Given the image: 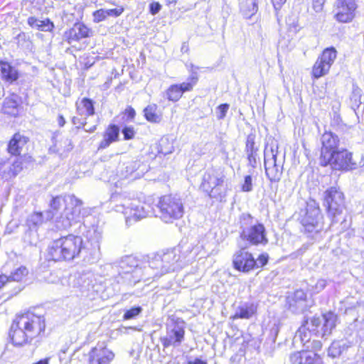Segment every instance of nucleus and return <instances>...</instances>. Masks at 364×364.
Instances as JSON below:
<instances>
[{"label": "nucleus", "mask_w": 364, "mask_h": 364, "mask_svg": "<svg viewBox=\"0 0 364 364\" xmlns=\"http://www.w3.org/2000/svg\"><path fill=\"white\" fill-rule=\"evenodd\" d=\"M142 311V309L140 306L133 307L129 310H127L124 314V320H129L135 318Z\"/></svg>", "instance_id": "79ce46f5"}, {"label": "nucleus", "mask_w": 364, "mask_h": 364, "mask_svg": "<svg viewBox=\"0 0 364 364\" xmlns=\"http://www.w3.org/2000/svg\"><path fill=\"white\" fill-rule=\"evenodd\" d=\"M336 322L337 316L333 312H328L321 316H314L311 318V326L314 327L313 330L315 331V333L321 335L322 337L331 333L336 327Z\"/></svg>", "instance_id": "f8f14e48"}, {"label": "nucleus", "mask_w": 364, "mask_h": 364, "mask_svg": "<svg viewBox=\"0 0 364 364\" xmlns=\"http://www.w3.org/2000/svg\"><path fill=\"white\" fill-rule=\"evenodd\" d=\"M92 231H93L94 235H95L94 239H95L96 240H98L101 237V232L93 228L92 230H90L88 231V235H90Z\"/></svg>", "instance_id": "052dcab7"}, {"label": "nucleus", "mask_w": 364, "mask_h": 364, "mask_svg": "<svg viewBox=\"0 0 364 364\" xmlns=\"http://www.w3.org/2000/svg\"><path fill=\"white\" fill-rule=\"evenodd\" d=\"M50 363V358H46L44 359H42L35 363L33 364H49Z\"/></svg>", "instance_id": "338daca9"}, {"label": "nucleus", "mask_w": 364, "mask_h": 364, "mask_svg": "<svg viewBox=\"0 0 364 364\" xmlns=\"http://www.w3.org/2000/svg\"><path fill=\"white\" fill-rule=\"evenodd\" d=\"M229 109L228 104H222L219 105L215 110V114L218 119H223L226 116V114Z\"/></svg>", "instance_id": "a18cd8bd"}, {"label": "nucleus", "mask_w": 364, "mask_h": 364, "mask_svg": "<svg viewBox=\"0 0 364 364\" xmlns=\"http://www.w3.org/2000/svg\"><path fill=\"white\" fill-rule=\"evenodd\" d=\"M326 0H313V9L316 13L323 10Z\"/></svg>", "instance_id": "603ef678"}, {"label": "nucleus", "mask_w": 364, "mask_h": 364, "mask_svg": "<svg viewBox=\"0 0 364 364\" xmlns=\"http://www.w3.org/2000/svg\"><path fill=\"white\" fill-rule=\"evenodd\" d=\"M311 347L309 346H307L306 348L308 349L311 348L310 351H311V352L316 353V351L320 350L322 348V343L319 341H313L311 343Z\"/></svg>", "instance_id": "5fc2aeb1"}, {"label": "nucleus", "mask_w": 364, "mask_h": 364, "mask_svg": "<svg viewBox=\"0 0 364 364\" xmlns=\"http://www.w3.org/2000/svg\"><path fill=\"white\" fill-rule=\"evenodd\" d=\"M240 10L243 14L249 18L255 14L257 11L256 0H239Z\"/></svg>", "instance_id": "72a5a7b5"}, {"label": "nucleus", "mask_w": 364, "mask_h": 364, "mask_svg": "<svg viewBox=\"0 0 364 364\" xmlns=\"http://www.w3.org/2000/svg\"><path fill=\"white\" fill-rule=\"evenodd\" d=\"M164 97H167L168 100L176 102L181 97L182 92H164Z\"/></svg>", "instance_id": "864d4df0"}, {"label": "nucleus", "mask_w": 364, "mask_h": 364, "mask_svg": "<svg viewBox=\"0 0 364 364\" xmlns=\"http://www.w3.org/2000/svg\"><path fill=\"white\" fill-rule=\"evenodd\" d=\"M305 350L296 352L290 355V361L292 364H302V359L304 356Z\"/></svg>", "instance_id": "49530a36"}, {"label": "nucleus", "mask_w": 364, "mask_h": 364, "mask_svg": "<svg viewBox=\"0 0 364 364\" xmlns=\"http://www.w3.org/2000/svg\"><path fill=\"white\" fill-rule=\"evenodd\" d=\"M120 266L125 272H131L137 267V261L132 257H127L121 262Z\"/></svg>", "instance_id": "ea45409f"}, {"label": "nucleus", "mask_w": 364, "mask_h": 364, "mask_svg": "<svg viewBox=\"0 0 364 364\" xmlns=\"http://www.w3.org/2000/svg\"><path fill=\"white\" fill-rule=\"evenodd\" d=\"M314 327L311 326V321H305V323L298 329L296 332L293 339L294 344L301 343L304 346L310 342L311 334L314 331Z\"/></svg>", "instance_id": "4be33fe9"}, {"label": "nucleus", "mask_w": 364, "mask_h": 364, "mask_svg": "<svg viewBox=\"0 0 364 364\" xmlns=\"http://www.w3.org/2000/svg\"><path fill=\"white\" fill-rule=\"evenodd\" d=\"M277 144H271L264 149V167L267 178L271 181L280 179L283 169V157L278 159Z\"/></svg>", "instance_id": "6e6552de"}, {"label": "nucleus", "mask_w": 364, "mask_h": 364, "mask_svg": "<svg viewBox=\"0 0 364 364\" xmlns=\"http://www.w3.org/2000/svg\"><path fill=\"white\" fill-rule=\"evenodd\" d=\"M92 275L90 273H78L75 276L73 287L80 289L82 291L89 289L92 286Z\"/></svg>", "instance_id": "bb28decb"}, {"label": "nucleus", "mask_w": 364, "mask_h": 364, "mask_svg": "<svg viewBox=\"0 0 364 364\" xmlns=\"http://www.w3.org/2000/svg\"><path fill=\"white\" fill-rule=\"evenodd\" d=\"M242 236L252 245H265L268 243L265 228L260 223L251 225L244 230Z\"/></svg>", "instance_id": "2eb2a0df"}, {"label": "nucleus", "mask_w": 364, "mask_h": 364, "mask_svg": "<svg viewBox=\"0 0 364 364\" xmlns=\"http://www.w3.org/2000/svg\"><path fill=\"white\" fill-rule=\"evenodd\" d=\"M225 178L224 173L220 169H208L203 175L200 187L210 198L222 200L226 196L223 187Z\"/></svg>", "instance_id": "0eeeda50"}, {"label": "nucleus", "mask_w": 364, "mask_h": 364, "mask_svg": "<svg viewBox=\"0 0 364 364\" xmlns=\"http://www.w3.org/2000/svg\"><path fill=\"white\" fill-rule=\"evenodd\" d=\"M336 58V50L334 48L325 49L313 66V76L318 78L326 75Z\"/></svg>", "instance_id": "ddd939ff"}, {"label": "nucleus", "mask_w": 364, "mask_h": 364, "mask_svg": "<svg viewBox=\"0 0 364 364\" xmlns=\"http://www.w3.org/2000/svg\"><path fill=\"white\" fill-rule=\"evenodd\" d=\"M256 312V307L254 304H245L240 306L236 311L235 318H245L248 319L251 318Z\"/></svg>", "instance_id": "473e14b6"}, {"label": "nucleus", "mask_w": 364, "mask_h": 364, "mask_svg": "<svg viewBox=\"0 0 364 364\" xmlns=\"http://www.w3.org/2000/svg\"><path fill=\"white\" fill-rule=\"evenodd\" d=\"M105 9H99L93 13V21L95 23L101 22L107 18Z\"/></svg>", "instance_id": "de8ad7c7"}, {"label": "nucleus", "mask_w": 364, "mask_h": 364, "mask_svg": "<svg viewBox=\"0 0 364 364\" xmlns=\"http://www.w3.org/2000/svg\"><path fill=\"white\" fill-rule=\"evenodd\" d=\"M144 112L146 119L150 122L158 123L161 119V114L157 111V106L156 105L147 106L144 109Z\"/></svg>", "instance_id": "f704fd0d"}, {"label": "nucleus", "mask_w": 364, "mask_h": 364, "mask_svg": "<svg viewBox=\"0 0 364 364\" xmlns=\"http://www.w3.org/2000/svg\"><path fill=\"white\" fill-rule=\"evenodd\" d=\"M196 70H198L197 68H193V67L191 65L192 73L191 77L187 80V82H183L180 85H173L169 87L168 91L183 92L191 90L193 85H196L198 81Z\"/></svg>", "instance_id": "cd10ccee"}, {"label": "nucleus", "mask_w": 364, "mask_h": 364, "mask_svg": "<svg viewBox=\"0 0 364 364\" xmlns=\"http://www.w3.org/2000/svg\"><path fill=\"white\" fill-rule=\"evenodd\" d=\"M64 144L65 145V151H69L73 149V145L70 139H65Z\"/></svg>", "instance_id": "0e129e2a"}, {"label": "nucleus", "mask_w": 364, "mask_h": 364, "mask_svg": "<svg viewBox=\"0 0 364 364\" xmlns=\"http://www.w3.org/2000/svg\"><path fill=\"white\" fill-rule=\"evenodd\" d=\"M28 23L31 27L42 31H50L54 28L53 23L49 19L39 20L35 17H29Z\"/></svg>", "instance_id": "7c9ffc66"}, {"label": "nucleus", "mask_w": 364, "mask_h": 364, "mask_svg": "<svg viewBox=\"0 0 364 364\" xmlns=\"http://www.w3.org/2000/svg\"><path fill=\"white\" fill-rule=\"evenodd\" d=\"M159 217L165 223H173L181 218L184 214V206L181 199L176 196L161 197L156 205Z\"/></svg>", "instance_id": "423d86ee"}, {"label": "nucleus", "mask_w": 364, "mask_h": 364, "mask_svg": "<svg viewBox=\"0 0 364 364\" xmlns=\"http://www.w3.org/2000/svg\"><path fill=\"white\" fill-rule=\"evenodd\" d=\"M9 168V164L6 162H0V176L3 178L4 171Z\"/></svg>", "instance_id": "e2e57ef3"}, {"label": "nucleus", "mask_w": 364, "mask_h": 364, "mask_svg": "<svg viewBox=\"0 0 364 364\" xmlns=\"http://www.w3.org/2000/svg\"><path fill=\"white\" fill-rule=\"evenodd\" d=\"M111 203L115 212L124 215L127 225L146 218L150 212L147 204L124 193L112 196Z\"/></svg>", "instance_id": "39448f33"}, {"label": "nucleus", "mask_w": 364, "mask_h": 364, "mask_svg": "<svg viewBox=\"0 0 364 364\" xmlns=\"http://www.w3.org/2000/svg\"><path fill=\"white\" fill-rule=\"evenodd\" d=\"M324 205L333 222H338L345 209L344 195L336 187H331L324 192Z\"/></svg>", "instance_id": "1a4fd4ad"}, {"label": "nucleus", "mask_w": 364, "mask_h": 364, "mask_svg": "<svg viewBox=\"0 0 364 364\" xmlns=\"http://www.w3.org/2000/svg\"><path fill=\"white\" fill-rule=\"evenodd\" d=\"M122 134L124 135V139H132L135 135V131L132 127H125L122 129Z\"/></svg>", "instance_id": "8fccbe9b"}, {"label": "nucleus", "mask_w": 364, "mask_h": 364, "mask_svg": "<svg viewBox=\"0 0 364 364\" xmlns=\"http://www.w3.org/2000/svg\"><path fill=\"white\" fill-rule=\"evenodd\" d=\"M182 267L179 248L167 250L150 257L147 266L144 268L143 279L146 281L158 279L165 274L176 272Z\"/></svg>", "instance_id": "f03ea898"}, {"label": "nucleus", "mask_w": 364, "mask_h": 364, "mask_svg": "<svg viewBox=\"0 0 364 364\" xmlns=\"http://www.w3.org/2000/svg\"><path fill=\"white\" fill-rule=\"evenodd\" d=\"M323 166L330 165L335 170H353L362 166L353 159L352 153L346 149H337L331 154L329 159L320 162Z\"/></svg>", "instance_id": "9b49d317"}, {"label": "nucleus", "mask_w": 364, "mask_h": 364, "mask_svg": "<svg viewBox=\"0 0 364 364\" xmlns=\"http://www.w3.org/2000/svg\"><path fill=\"white\" fill-rule=\"evenodd\" d=\"M77 109L80 114L90 116L94 114L93 102L91 100L83 98L76 102Z\"/></svg>", "instance_id": "2f4dec72"}, {"label": "nucleus", "mask_w": 364, "mask_h": 364, "mask_svg": "<svg viewBox=\"0 0 364 364\" xmlns=\"http://www.w3.org/2000/svg\"><path fill=\"white\" fill-rule=\"evenodd\" d=\"M361 302H359V301H355V304H353L352 306H347L346 309V313L348 314V312H350L351 310L354 309H356L357 307L358 306H361Z\"/></svg>", "instance_id": "680f3d73"}, {"label": "nucleus", "mask_w": 364, "mask_h": 364, "mask_svg": "<svg viewBox=\"0 0 364 364\" xmlns=\"http://www.w3.org/2000/svg\"><path fill=\"white\" fill-rule=\"evenodd\" d=\"M188 364H207V363L200 359H195L194 360L188 361Z\"/></svg>", "instance_id": "69168bd1"}, {"label": "nucleus", "mask_w": 364, "mask_h": 364, "mask_svg": "<svg viewBox=\"0 0 364 364\" xmlns=\"http://www.w3.org/2000/svg\"><path fill=\"white\" fill-rule=\"evenodd\" d=\"M321 143L320 162L329 159L331 154L338 149L339 139L333 133L325 132L321 136Z\"/></svg>", "instance_id": "f3484780"}, {"label": "nucleus", "mask_w": 364, "mask_h": 364, "mask_svg": "<svg viewBox=\"0 0 364 364\" xmlns=\"http://www.w3.org/2000/svg\"><path fill=\"white\" fill-rule=\"evenodd\" d=\"M184 337V330L182 327L176 326L174 328L171 330L169 333L168 338H167L164 346L167 347L168 346L173 345L174 346H178L181 344Z\"/></svg>", "instance_id": "c85d7f7f"}, {"label": "nucleus", "mask_w": 364, "mask_h": 364, "mask_svg": "<svg viewBox=\"0 0 364 364\" xmlns=\"http://www.w3.org/2000/svg\"><path fill=\"white\" fill-rule=\"evenodd\" d=\"M83 240L80 236L68 235L54 240L48 250L49 259L70 261L77 257L83 249Z\"/></svg>", "instance_id": "20e7f679"}, {"label": "nucleus", "mask_w": 364, "mask_h": 364, "mask_svg": "<svg viewBox=\"0 0 364 364\" xmlns=\"http://www.w3.org/2000/svg\"><path fill=\"white\" fill-rule=\"evenodd\" d=\"M28 142V138L17 133L10 140L8 145V151L12 155H19Z\"/></svg>", "instance_id": "5701e85b"}, {"label": "nucleus", "mask_w": 364, "mask_h": 364, "mask_svg": "<svg viewBox=\"0 0 364 364\" xmlns=\"http://www.w3.org/2000/svg\"><path fill=\"white\" fill-rule=\"evenodd\" d=\"M9 282V279L6 274H0V290Z\"/></svg>", "instance_id": "13d9d810"}, {"label": "nucleus", "mask_w": 364, "mask_h": 364, "mask_svg": "<svg viewBox=\"0 0 364 364\" xmlns=\"http://www.w3.org/2000/svg\"><path fill=\"white\" fill-rule=\"evenodd\" d=\"M357 7L355 0H337L335 19L340 23L351 22L355 16Z\"/></svg>", "instance_id": "4468645a"}, {"label": "nucleus", "mask_w": 364, "mask_h": 364, "mask_svg": "<svg viewBox=\"0 0 364 364\" xmlns=\"http://www.w3.org/2000/svg\"><path fill=\"white\" fill-rule=\"evenodd\" d=\"M272 4L275 9H279L283 4L286 2V0H272Z\"/></svg>", "instance_id": "bf43d9fd"}, {"label": "nucleus", "mask_w": 364, "mask_h": 364, "mask_svg": "<svg viewBox=\"0 0 364 364\" xmlns=\"http://www.w3.org/2000/svg\"><path fill=\"white\" fill-rule=\"evenodd\" d=\"M289 307L295 313L301 312L309 307L306 300V294L301 289L294 291L292 296L288 298Z\"/></svg>", "instance_id": "aec40b11"}, {"label": "nucleus", "mask_w": 364, "mask_h": 364, "mask_svg": "<svg viewBox=\"0 0 364 364\" xmlns=\"http://www.w3.org/2000/svg\"><path fill=\"white\" fill-rule=\"evenodd\" d=\"M114 354L106 347L97 346L93 348L89 353L90 364H109Z\"/></svg>", "instance_id": "a211bd4d"}, {"label": "nucleus", "mask_w": 364, "mask_h": 364, "mask_svg": "<svg viewBox=\"0 0 364 364\" xmlns=\"http://www.w3.org/2000/svg\"><path fill=\"white\" fill-rule=\"evenodd\" d=\"M234 267L243 272H248L255 267V259L252 255L242 249L236 252L233 256Z\"/></svg>", "instance_id": "dca6fc26"}, {"label": "nucleus", "mask_w": 364, "mask_h": 364, "mask_svg": "<svg viewBox=\"0 0 364 364\" xmlns=\"http://www.w3.org/2000/svg\"><path fill=\"white\" fill-rule=\"evenodd\" d=\"M43 279L49 284H57L60 281V276L58 272H46L44 273Z\"/></svg>", "instance_id": "a19ab883"}, {"label": "nucleus", "mask_w": 364, "mask_h": 364, "mask_svg": "<svg viewBox=\"0 0 364 364\" xmlns=\"http://www.w3.org/2000/svg\"><path fill=\"white\" fill-rule=\"evenodd\" d=\"M90 30L84 24L77 23L69 30L66 31L63 35V39L69 44L77 43L82 38L89 36Z\"/></svg>", "instance_id": "6ab92c4d"}, {"label": "nucleus", "mask_w": 364, "mask_h": 364, "mask_svg": "<svg viewBox=\"0 0 364 364\" xmlns=\"http://www.w3.org/2000/svg\"><path fill=\"white\" fill-rule=\"evenodd\" d=\"M124 10V7L121 6L115 9H105L107 17H118L123 13Z\"/></svg>", "instance_id": "09e8293b"}, {"label": "nucleus", "mask_w": 364, "mask_h": 364, "mask_svg": "<svg viewBox=\"0 0 364 364\" xmlns=\"http://www.w3.org/2000/svg\"><path fill=\"white\" fill-rule=\"evenodd\" d=\"M45 328L44 316L28 311L18 316L12 324L9 337L14 346H22L40 336Z\"/></svg>", "instance_id": "f257e3e1"}, {"label": "nucleus", "mask_w": 364, "mask_h": 364, "mask_svg": "<svg viewBox=\"0 0 364 364\" xmlns=\"http://www.w3.org/2000/svg\"><path fill=\"white\" fill-rule=\"evenodd\" d=\"M161 6L159 2H152L149 6L150 13L155 15L161 10Z\"/></svg>", "instance_id": "6e6d98bb"}, {"label": "nucleus", "mask_w": 364, "mask_h": 364, "mask_svg": "<svg viewBox=\"0 0 364 364\" xmlns=\"http://www.w3.org/2000/svg\"><path fill=\"white\" fill-rule=\"evenodd\" d=\"M28 271L25 267H20L12 272L8 278L9 282H22L23 279L28 275Z\"/></svg>", "instance_id": "4c0bfd02"}, {"label": "nucleus", "mask_w": 364, "mask_h": 364, "mask_svg": "<svg viewBox=\"0 0 364 364\" xmlns=\"http://www.w3.org/2000/svg\"><path fill=\"white\" fill-rule=\"evenodd\" d=\"M119 129L116 125L109 126L105 135L104 139L100 144V148L105 149L109 146V144L118 139Z\"/></svg>", "instance_id": "c756f323"}, {"label": "nucleus", "mask_w": 364, "mask_h": 364, "mask_svg": "<svg viewBox=\"0 0 364 364\" xmlns=\"http://www.w3.org/2000/svg\"><path fill=\"white\" fill-rule=\"evenodd\" d=\"M9 171H4L3 178L9 179L15 177L23 169L22 162L16 161L12 165L9 164Z\"/></svg>", "instance_id": "c9c22d12"}, {"label": "nucleus", "mask_w": 364, "mask_h": 364, "mask_svg": "<svg viewBox=\"0 0 364 364\" xmlns=\"http://www.w3.org/2000/svg\"><path fill=\"white\" fill-rule=\"evenodd\" d=\"M348 348V346L342 341H334L328 348V355L333 358L339 356L342 351Z\"/></svg>", "instance_id": "e433bc0d"}, {"label": "nucleus", "mask_w": 364, "mask_h": 364, "mask_svg": "<svg viewBox=\"0 0 364 364\" xmlns=\"http://www.w3.org/2000/svg\"><path fill=\"white\" fill-rule=\"evenodd\" d=\"M246 152L250 166L255 167L258 161V147L255 145V137L252 135L247 138Z\"/></svg>", "instance_id": "393cba45"}, {"label": "nucleus", "mask_w": 364, "mask_h": 364, "mask_svg": "<svg viewBox=\"0 0 364 364\" xmlns=\"http://www.w3.org/2000/svg\"><path fill=\"white\" fill-rule=\"evenodd\" d=\"M135 114L134 109L131 107H127L124 111V115L128 120H132L135 117Z\"/></svg>", "instance_id": "4d7b16f0"}, {"label": "nucleus", "mask_w": 364, "mask_h": 364, "mask_svg": "<svg viewBox=\"0 0 364 364\" xmlns=\"http://www.w3.org/2000/svg\"><path fill=\"white\" fill-rule=\"evenodd\" d=\"M301 223L304 230L309 233H318L323 229V216L316 201L307 203L305 214L301 218Z\"/></svg>", "instance_id": "9d476101"}, {"label": "nucleus", "mask_w": 364, "mask_h": 364, "mask_svg": "<svg viewBox=\"0 0 364 364\" xmlns=\"http://www.w3.org/2000/svg\"><path fill=\"white\" fill-rule=\"evenodd\" d=\"M58 122L60 127H63L65 123V120L63 116L60 115L58 117Z\"/></svg>", "instance_id": "774afa93"}, {"label": "nucleus", "mask_w": 364, "mask_h": 364, "mask_svg": "<svg viewBox=\"0 0 364 364\" xmlns=\"http://www.w3.org/2000/svg\"><path fill=\"white\" fill-rule=\"evenodd\" d=\"M82 205V201L74 196H56L51 200L48 211L54 215L53 212L63 208V212L55 219V224L58 229H66L80 221Z\"/></svg>", "instance_id": "7ed1b4c3"}, {"label": "nucleus", "mask_w": 364, "mask_h": 364, "mask_svg": "<svg viewBox=\"0 0 364 364\" xmlns=\"http://www.w3.org/2000/svg\"><path fill=\"white\" fill-rule=\"evenodd\" d=\"M2 110L4 114L10 116L16 117L19 113V102L18 97L14 92L11 93V95L6 98Z\"/></svg>", "instance_id": "b1692460"}, {"label": "nucleus", "mask_w": 364, "mask_h": 364, "mask_svg": "<svg viewBox=\"0 0 364 364\" xmlns=\"http://www.w3.org/2000/svg\"><path fill=\"white\" fill-rule=\"evenodd\" d=\"M327 285V281L324 279H319L316 283L311 287L310 291L312 294H318L323 291Z\"/></svg>", "instance_id": "37998d69"}, {"label": "nucleus", "mask_w": 364, "mask_h": 364, "mask_svg": "<svg viewBox=\"0 0 364 364\" xmlns=\"http://www.w3.org/2000/svg\"><path fill=\"white\" fill-rule=\"evenodd\" d=\"M253 188L252 178L251 176H245L243 182L241 183V191L243 192H250Z\"/></svg>", "instance_id": "c03bdc74"}, {"label": "nucleus", "mask_w": 364, "mask_h": 364, "mask_svg": "<svg viewBox=\"0 0 364 364\" xmlns=\"http://www.w3.org/2000/svg\"><path fill=\"white\" fill-rule=\"evenodd\" d=\"M53 218L51 211L35 212L31 214L26 220V225L30 230H37L45 222L50 220Z\"/></svg>", "instance_id": "412c9836"}, {"label": "nucleus", "mask_w": 364, "mask_h": 364, "mask_svg": "<svg viewBox=\"0 0 364 364\" xmlns=\"http://www.w3.org/2000/svg\"><path fill=\"white\" fill-rule=\"evenodd\" d=\"M268 255L266 254V253H263L262 255H260L257 259L255 260L256 262V264H255V267L257 268H259V267H262L263 266H264L267 262H268Z\"/></svg>", "instance_id": "3c124183"}, {"label": "nucleus", "mask_w": 364, "mask_h": 364, "mask_svg": "<svg viewBox=\"0 0 364 364\" xmlns=\"http://www.w3.org/2000/svg\"><path fill=\"white\" fill-rule=\"evenodd\" d=\"M0 67L2 78L6 82L11 84L18 78V70L9 63L0 61Z\"/></svg>", "instance_id": "a878e982"}, {"label": "nucleus", "mask_w": 364, "mask_h": 364, "mask_svg": "<svg viewBox=\"0 0 364 364\" xmlns=\"http://www.w3.org/2000/svg\"><path fill=\"white\" fill-rule=\"evenodd\" d=\"M304 358L306 364H323L322 358L318 353L305 350Z\"/></svg>", "instance_id": "58836bf2"}]
</instances>
